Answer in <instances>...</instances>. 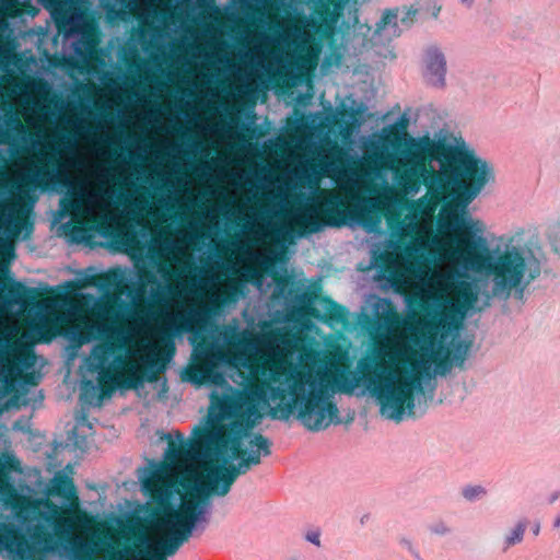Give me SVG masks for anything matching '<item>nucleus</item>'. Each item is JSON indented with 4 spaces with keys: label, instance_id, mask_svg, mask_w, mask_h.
I'll return each mask as SVG.
<instances>
[{
    "label": "nucleus",
    "instance_id": "obj_1",
    "mask_svg": "<svg viewBox=\"0 0 560 560\" xmlns=\"http://www.w3.org/2000/svg\"><path fill=\"white\" fill-rule=\"evenodd\" d=\"M430 281L438 291L435 301L443 312H428L431 318L424 326L429 335L418 351L388 340L375 348L373 357L361 359L358 370L366 387L376 397L381 413L387 419L400 421L404 413H415V394L422 393V378L431 377V364L444 375L453 364L463 365L470 342L453 339L450 347L436 337L445 312L464 316L477 301L470 282L459 279L455 272L432 271Z\"/></svg>",
    "mask_w": 560,
    "mask_h": 560
},
{
    "label": "nucleus",
    "instance_id": "obj_2",
    "mask_svg": "<svg viewBox=\"0 0 560 560\" xmlns=\"http://www.w3.org/2000/svg\"><path fill=\"white\" fill-rule=\"evenodd\" d=\"M252 342L243 335L229 341L228 363L247 370L245 393L253 402L249 413H256V404L270 397L278 406L269 411L272 419L288 420L291 415L310 431L318 432L331 423H340L339 410L331 394L336 390L351 394L359 380L346 374L332 375L331 370L307 363H294L284 357L266 354L249 349Z\"/></svg>",
    "mask_w": 560,
    "mask_h": 560
},
{
    "label": "nucleus",
    "instance_id": "obj_3",
    "mask_svg": "<svg viewBox=\"0 0 560 560\" xmlns=\"http://www.w3.org/2000/svg\"><path fill=\"white\" fill-rule=\"evenodd\" d=\"M178 443L167 434L168 446L164 460L153 463L148 475L142 479L143 492L158 505H168L173 492L180 487V504L177 509L166 508L156 518L158 532H167L180 542H187L194 529L201 521H206V505L213 495L199 481V474L189 467L194 460L192 445L184 441V435L176 431Z\"/></svg>",
    "mask_w": 560,
    "mask_h": 560
},
{
    "label": "nucleus",
    "instance_id": "obj_4",
    "mask_svg": "<svg viewBox=\"0 0 560 560\" xmlns=\"http://www.w3.org/2000/svg\"><path fill=\"white\" fill-rule=\"evenodd\" d=\"M489 180L477 178L475 180H448L443 179L434 186H429L427 195L417 200L415 210L421 215L432 217L441 205L436 221V234L431 240L413 235L415 225L400 223V241L411 236V242L401 248L407 259L417 258L418 254L430 247V254L434 258L450 261L459 248L458 238L462 234L470 235L479 225L468 213L469 203L478 196Z\"/></svg>",
    "mask_w": 560,
    "mask_h": 560
},
{
    "label": "nucleus",
    "instance_id": "obj_5",
    "mask_svg": "<svg viewBox=\"0 0 560 560\" xmlns=\"http://www.w3.org/2000/svg\"><path fill=\"white\" fill-rule=\"evenodd\" d=\"M483 224L479 222L474 232L462 234L459 248L450 262L491 278L494 295L509 298L513 290L527 285L540 276L541 266L532 248L514 244L523 234L518 232L508 240L502 250H490L482 236Z\"/></svg>",
    "mask_w": 560,
    "mask_h": 560
},
{
    "label": "nucleus",
    "instance_id": "obj_6",
    "mask_svg": "<svg viewBox=\"0 0 560 560\" xmlns=\"http://www.w3.org/2000/svg\"><path fill=\"white\" fill-rule=\"evenodd\" d=\"M254 423L233 421L230 427L212 423L209 428L196 427L192 440H185L192 445L194 459L197 453L210 445H215L220 452L230 451L232 459H240L237 465H205L199 481L213 494L226 495L238 476L245 475L253 466L261 463V457L271 454V441L261 433L249 434Z\"/></svg>",
    "mask_w": 560,
    "mask_h": 560
},
{
    "label": "nucleus",
    "instance_id": "obj_7",
    "mask_svg": "<svg viewBox=\"0 0 560 560\" xmlns=\"http://www.w3.org/2000/svg\"><path fill=\"white\" fill-rule=\"evenodd\" d=\"M160 347H150L151 353L140 355V349L131 347V339L122 331L117 332L115 340L102 346L104 355L126 351L115 355L108 369L100 373L101 398L109 397L119 388L136 389L143 381H158L166 364L175 353V346L167 337L160 339Z\"/></svg>",
    "mask_w": 560,
    "mask_h": 560
},
{
    "label": "nucleus",
    "instance_id": "obj_8",
    "mask_svg": "<svg viewBox=\"0 0 560 560\" xmlns=\"http://www.w3.org/2000/svg\"><path fill=\"white\" fill-rule=\"evenodd\" d=\"M419 162L430 164L436 160L441 163V178L446 180H475L485 178L493 180V170L489 163L475 155L472 151L447 145L442 141L422 139L416 145Z\"/></svg>",
    "mask_w": 560,
    "mask_h": 560
},
{
    "label": "nucleus",
    "instance_id": "obj_9",
    "mask_svg": "<svg viewBox=\"0 0 560 560\" xmlns=\"http://www.w3.org/2000/svg\"><path fill=\"white\" fill-rule=\"evenodd\" d=\"M340 199L337 195L326 190L318 196L314 203L308 205L298 213L292 224L300 236L306 233H316L324 225L341 226L343 218L339 210Z\"/></svg>",
    "mask_w": 560,
    "mask_h": 560
},
{
    "label": "nucleus",
    "instance_id": "obj_10",
    "mask_svg": "<svg viewBox=\"0 0 560 560\" xmlns=\"http://www.w3.org/2000/svg\"><path fill=\"white\" fill-rule=\"evenodd\" d=\"M35 362L31 346L0 334V375L8 393L14 389L22 371L33 368Z\"/></svg>",
    "mask_w": 560,
    "mask_h": 560
},
{
    "label": "nucleus",
    "instance_id": "obj_11",
    "mask_svg": "<svg viewBox=\"0 0 560 560\" xmlns=\"http://www.w3.org/2000/svg\"><path fill=\"white\" fill-rule=\"evenodd\" d=\"M218 353L211 349L197 350L184 372V380L197 386L221 385L224 377L218 369Z\"/></svg>",
    "mask_w": 560,
    "mask_h": 560
},
{
    "label": "nucleus",
    "instance_id": "obj_12",
    "mask_svg": "<svg viewBox=\"0 0 560 560\" xmlns=\"http://www.w3.org/2000/svg\"><path fill=\"white\" fill-rule=\"evenodd\" d=\"M397 185L404 195H416L421 186H434L442 182L441 174L433 168L432 165L424 162H413L412 165L405 167L402 171H396Z\"/></svg>",
    "mask_w": 560,
    "mask_h": 560
},
{
    "label": "nucleus",
    "instance_id": "obj_13",
    "mask_svg": "<svg viewBox=\"0 0 560 560\" xmlns=\"http://www.w3.org/2000/svg\"><path fill=\"white\" fill-rule=\"evenodd\" d=\"M48 494L67 501L70 505L79 506V498L74 482L63 471H58L50 481Z\"/></svg>",
    "mask_w": 560,
    "mask_h": 560
},
{
    "label": "nucleus",
    "instance_id": "obj_14",
    "mask_svg": "<svg viewBox=\"0 0 560 560\" xmlns=\"http://www.w3.org/2000/svg\"><path fill=\"white\" fill-rule=\"evenodd\" d=\"M137 544L133 548H125V553H120L118 560H137L136 555H142L140 546L148 542V537L143 533L135 535ZM73 560H95L93 557V549L86 545L77 546L73 549Z\"/></svg>",
    "mask_w": 560,
    "mask_h": 560
},
{
    "label": "nucleus",
    "instance_id": "obj_15",
    "mask_svg": "<svg viewBox=\"0 0 560 560\" xmlns=\"http://www.w3.org/2000/svg\"><path fill=\"white\" fill-rule=\"evenodd\" d=\"M427 71L433 85H444L446 61L444 55L438 48H430L427 51Z\"/></svg>",
    "mask_w": 560,
    "mask_h": 560
},
{
    "label": "nucleus",
    "instance_id": "obj_16",
    "mask_svg": "<svg viewBox=\"0 0 560 560\" xmlns=\"http://www.w3.org/2000/svg\"><path fill=\"white\" fill-rule=\"evenodd\" d=\"M3 289L7 291V296L10 301L23 306L35 304L40 295L37 289L26 287L18 281H12L4 285Z\"/></svg>",
    "mask_w": 560,
    "mask_h": 560
},
{
    "label": "nucleus",
    "instance_id": "obj_17",
    "mask_svg": "<svg viewBox=\"0 0 560 560\" xmlns=\"http://www.w3.org/2000/svg\"><path fill=\"white\" fill-rule=\"evenodd\" d=\"M159 533L161 538L158 540L155 548L147 552V560H167V557L174 556L184 545L167 532Z\"/></svg>",
    "mask_w": 560,
    "mask_h": 560
},
{
    "label": "nucleus",
    "instance_id": "obj_18",
    "mask_svg": "<svg viewBox=\"0 0 560 560\" xmlns=\"http://www.w3.org/2000/svg\"><path fill=\"white\" fill-rule=\"evenodd\" d=\"M376 324L378 329H385L394 334L402 328L404 319L394 306L388 303L386 310L376 314Z\"/></svg>",
    "mask_w": 560,
    "mask_h": 560
},
{
    "label": "nucleus",
    "instance_id": "obj_19",
    "mask_svg": "<svg viewBox=\"0 0 560 560\" xmlns=\"http://www.w3.org/2000/svg\"><path fill=\"white\" fill-rule=\"evenodd\" d=\"M326 302V322L334 324H345L348 319V311L345 306L338 304L330 298H325Z\"/></svg>",
    "mask_w": 560,
    "mask_h": 560
},
{
    "label": "nucleus",
    "instance_id": "obj_20",
    "mask_svg": "<svg viewBox=\"0 0 560 560\" xmlns=\"http://www.w3.org/2000/svg\"><path fill=\"white\" fill-rule=\"evenodd\" d=\"M383 266L385 271L388 272V276L393 281H396L401 277V273L398 269V260L396 257H394L393 254L385 255Z\"/></svg>",
    "mask_w": 560,
    "mask_h": 560
},
{
    "label": "nucleus",
    "instance_id": "obj_21",
    "mask_svg": "<svg viewBox=\"0 0 560 560\" xmlns=\"http://www.w3.org/2000/svg\"><path fill=\"white\" fill-rule=\"evenodd\" d=\"M13 491L14 488L10 482L8 468L3 463L0 462V495H11Z\"/></svg>",
    "mask_w": 560,
    "mask_h": 560
},
{
    "label": "nucleus",
    "instance_id": "obj_22",
    "mask_svg": "<svg viewBox=\"0 0 560 560\" xmlns=\"http://www.w3.org/2000/svg\"><path fill=\"white\" fill-rule=\"evenodd\" d=\"M526 530V523L518 522L516 526L513 528L511 534L505 537L506 548L520 544L523 540L524 533Z\"/></svg>",
    "mask_w": 560,
    "mask_h": 560
},
{
    "label": "nucleus",
    "instance_id": "obj_23",
    "mask_svg": "<svg viewBox=\"0 0 560 560\" xmlns=\"http://www.w3.org/2000/svg\"><path fill=\"white\" fill-rule=\"evenodd\" d=\"M138 278H139V287H138L139 292H143L147 285L156 283V277L153 273V271L145 269V268L139 270Z\"/></svg>",
    "mask_w": 560,
    "mask_h": 560
},
{
    "label": "nucleus",
    "instance_id": "obj_24",
    "mask_svg": "<svg viewBox=\"0 0 560 560\" xmlns=\"http://www.w3.org/2000/svg\"><path fill=\"white\" fill-rule=\"evenodd\" d=\"M118 277H119V275L116 271L101 273L94 278V279H97V282L94 281L93 284L110 285L117 281Z\"/></svg>",
    "mask_w": 560,
    "mask_h": 560
},
{
    "label": "nucleus",
    "instance_id": "obj_25",
    "mask_svg": "<svg viewBox=\"0 0 560 560\" xmlns=\"http://www.w3.org/2000/svg\"><path fill=\"white\" fill-rule=\"evenodd\" d=\"M397 20V11L395 10H386L380 22H377L376 26H377V31L382 30V28H385L387 25L392 24L394 21Z\"/></svg>",
    "mask_w": 560,
    "mask_h": 560
},
{
    "label": "nucleus",
    "instance_id": "obj_26",
    "mask_svg": "<svg viewBox=\"0 0 560 560\" xmlns=\"http://www.w3.org/2000/svg\"><path fill=\"white\" fill-rule=\"evenodd\" d=\"M485 489L481 486H468L463 489V495L465 499L472 501L478 497L485 494Z\"/></svg>",
    "mask_w": 560,
    "mask_h": 560
},
{
    "label": "nucleus",
    "instance_id": "obj_27",
    "mask_svg": "<svg viewBox=\"0 0 560 560\" xmlns=\"http://www.w3.org/2000/svg\"><path fill=\"white\" fill-rule=\"evenodd\" d=\"M315 299H316V294L314 292L305 291L301 295H299L298 301L301 305L308 306L310 310L312 311V314H314L316 312V310L314 307H312L311 305L313 304Z\"/></svg>",
    "mask_w": 560,
    "mask_h": 560
},
{
    "label": "nucleus",
    "instance_id": "obj_28",
    "mask_svg": "<svg viewBox=\"0 0 560 560\" xmlns=\"http://www.w3.org/2000/svg\"><path fill=\"white\" fill-rule=\"evenodd\" d=\"M418 13L417 9H408L405 14L401 16L400 22L402 25L409 27L416 20V15Z\"/></svg>",
    "mask_w": 560,
    "mask_h": 560
},
{
    "label": "nucleus",
    "instance_id": "obj_29",
    "mask_svg": "<svg viewBox=\"0 0 560 560\" xmlns=\"http://www.w3.org/2000/svg\"><path fill=\"white\" fill-rule=\"evenodd\" d=\"M430 532L435 535H445L450 532V529L443 522H440L434 525H431Z\"/></svg>",
    "mask_w": 560,
    "mask_h": 560
},
{
    "label": "nucleus",
    "instance_id": "obj_30",
    "mask_svg": "<svg viewBox=\"0 0 560 560\" xmlns=\"http://www.w3.org/2000/svg\"><path fill=\"white\" fill-rule=\"evenodd\" d=\"M307 541L319 546L320 545V533L319 530H311L305 535Z\"/></svg>",
    "mask_w": 560,
    "mask_h": 560
},
{
    "label": "nucleus",
    "instance_id": "obj_31",
    "mask_svg": "<svg viewBox=\"0 0 560 560\" xmlns=\"http://www.w3.org/2000/svg\"><path fill=\"white\" fill-rule=\"evenodd\" d=\"M33 378H34V376H33V374H31V373H27V374H25V375L23 376V381H24V383H26V384H32V385H34V384H35V382L33 381Z\"/></svg>",
    "mask_w": 560,
    "mask_h": 560
},
{
    "label": "nucleus",
    "instance_id": "obj_32",
    "mask_svg": "<svg viewBox=\"0 0 560 560\" xmlns=\"http://www.w3.org/2000/svg\"><path fill=\"white\" fill-rule=\"evenodd\" d=\"M36 177L39 178V182H38V184H39L40 182H43V180H45V179H47L49 177V173L46 172V171L45 172H38L36 174Z\"/></svg>",
    "mask_w": 560,
    "mask_h": 560
},
{
    "label": "nucleus",
    "instance_id": "obj_33",
    "mask_svg": "<svg viewBox=\"0 0 560 560\" xmlns=\"http://www.w3.org/2000/svg\"><path fill=\"white\" fill-rule=\"evenodd\" d=\"M539 532H540V524H539V523H537V524H535V525L533 526V534H534L535 536H538V535H539Z\"/></svg>",
    "mask_w": 560,
    "mask_h": 560
},
{
    "label": "nucleus",
    "instance_id": "obj_34",
    "mask_svg": "<svg viewBox=\"0 0 560 560\" xmlns=\"http://www.w3.org/2000/svg\"><path fill=\"white\" fill-rule=\"evenodd\" d=\"M440 11H441V7L440 5L439 7H434V10H433V13H432L433 18L436 19L439 13H440Z\"/></svg>",
    "mask_w": 560,
    "mask_h": 560
},
{
    "label": "nucleus",
    "instance_id": "obj_35",
    "mask_svg": "<svg viewBox=\"0 0 560 560\" xmlns=\"http://www.w3.org/2000/svg\"><path fill=\"white\" fill-rule=\"evenodd\" d=\"M54 5H59L61 3V0H48Z\"/></svg>",
    "mask_w": 560,
    "mask_h": 560
},
{
    "label": "nucleus",
    "instance_id": "obj_36",
    "mask_svg": "<svg viewBox=\"0 0 560 560\" xmlns=\"http://www.w3.org/2000/svg\"><path fill=\"white\" fill-rule=\"evenodd\" d=\"M460 1L468 5H471V3L474 2V0H460Z\"/></svg>",
    "mask_w": 560,
    "mask_h": 560
},
{
    "label": "nucleus",
    "instance_id": "obj_37",
    "mask_svg": "<svg viewBox=\"0 0 560 560\" xmlns=\"http://www.w3.org/2000/svg\"><path fill=\"white\" fill-rule=\"evenodd\" d=\"M560 526V517H558L556 521H555V527H559Z\"/></svg>",
    "mask_w": 560,
    "mask_h": 560
},
{
    "label": "nucleus",
    "instance_id": "obj_38",
    "mask_svg": "<svg viewBox=\"0 0 560 560\" xmlns=\"http://www.w3.org/2000/svg\"><path fill=\"white\" fill-rule=\"evenodd\" d=\"M67 287H69V288H74V287H75V283L70 281V282H68V283H67Z\"/></svg>",
    "mask_w": 560,
    "mask_h": 560
},
{
    "label": "nucleus",
    "instance_id": "obj_39",
    "mask_svg": "<svg viewBox=\"0 0 560 560\" xmlns=\"http://www.w3.org/2000/svg\"><path fill=\"white\" fill-rule=\"evenodd\" d=\"M20 232V226L15 225L14 234H18Z\"/></svg>",
    "mask_w": 560,
    "mask_h": 560
},
{
    "label": "nucleus",
    "instance_id": "obj_40",
    "mask_svg": "<svg viewBox=\"0 0 560 560\" xmlns=\"http://www.w3.org/2000/svg\"><path fill=\"white\" fill-rule=\"evenodd\" d=\"M26 505H27V506H31V505H32V503H31L30 501H26Z\"/></svg>",
    "mask_w": 560,
    "mask_h": 560
}]
</instances>
